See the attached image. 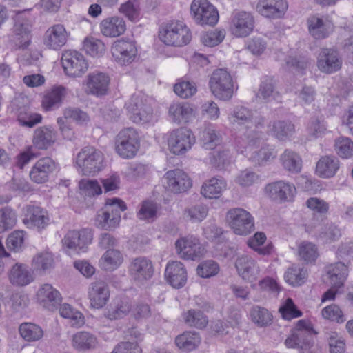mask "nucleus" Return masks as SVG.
Wrapping results in <instances>:
<instances>
[{
  "label": "nucleus",
  "mask_w": 353,
  "mask_h": 353,
  "mask_svg": "<svg viewBox=\"0 0 353 353\" xmlns=\"http://www.w3.org/2000/svg\"><path fill=\"white\" fill-rule=\"evenodd\" d=\"M208 207L203 203H197L186 208L183 211V218L192 223H201L208 214Z\"/></svg>",
  "instance_id": "3c124183"
},
{
  "label": "nucleus",
  "mask_w": 353,
  "mask_h": 353,
  "mask_svg": "<svg viewBox=\"0 0 353 353\" xmlns=\"http://www.w3.org/2000/svg\"><path fill=\"white\" fill-rule=\"evenodd\" d=\"M254 126V129L248 130L244 136L245 137L249 147L259 145L261 141L263 139V133L261 130L265 125V118L260 115H254L252 113V119L250 122Z\"/></svg>",
  "instance_id": "e433bc0d"
},
{
  "label": "nucleus",
  "mask_w": 353,
  "mask_h": 353,
  "mask_svg": "<svg viewBox=\"0 0 353 353\" xmlns=\"http://www.w3.org/2000/svg\"><path fill=\"white\" fill-rule=\"evenodd\" d=\"M307 132L309 136L314 139L324 136L327 130L323 119L319 117L311 118L307 125Z\"/></svg>",
  "instance_id": "338daca9"
},
{
  "label": "nucleus",
  "mask_w": 353,
  "mask_h": 353,
  "mask_svg": "<svg viewBox=\"0 0 353 353\" xmlns=\"http://www.w3.org/2000/svg\"><path fill=\"white\" fill-rule=\"evenodd\" d=\"M321 315L325 319H327L337 323H343L346 320L343 311L337 305L335 304L324 307L321 310Z\"/></svg>",
  "instance_id": "774afa93"
},
{
  "label": "nucleus",
  "mask_w": 353,
  "mask_h": 353,
  "mask_svg": "<svg viewBox=\"0 0 353 353\" xmlns=\"http://www.w3.org/2000/svg\"><path fill=\"white\" fill-rule=\"evenodd\" d=\"M9 279L12 284L26 285L33 281V276L28 266L16 263L10 270Z\"/></svg>",
  "instance_id": "ea45409f"
},
{
  "label": "nucleus",
  "mask_w": 353,
  "mask_h": 353,
  "mask_svg": "<svg viewBox=\"0 0 353 353\" xmlns=\"http://www.w3.org/2000/svg\"><path fill=\"white\" fill-rule=\"evenodd\" d=\"M123 259L122 254L117 250H108L102 256L100 264L105 270L112 271L116 270L122 263Z\"/></svg>",
  "instance_id": "8fccbe9b"
},
{
  "label": "nucleus",
  "mask_w": 353,
  "mask_h": 353,
  "mask_svg": "<svg viewBox=\"0 0 353 353\" xmlns=\"http://www.w3.org/2000/svg\"><path fill=\"white\" fill-rule=\"evenodd\" d=\"M97 344L94 335L88 332H79L73 336V347L80 351L94 349Z\"/></svg>",
  "instance_id": "a18cd8bd"
},
{
  "label": "nucleus",
  "mask_w": 353,
  "mask_h": 353,
  "mask_svg": "<svg viewBox=\"0 0 353 353\" xmlns=\"http://www.w3.org/2000/svg\"><path fill=\"white\" fill-rule=\"evenodd\" d=\"M190 11L196 23L201 26H214L219 18L216 8L208 0H193Z\"/></svg>",
  "instance_id": "0eeeda50"
},
{
  "label": "nucleus",
  "mask_w": 353,
  "mask_h": 353,
  "mask_svg": "<svg viewBox=\"0 0 353 353\" xmlns=\"http://www.w3.org/2000/svg\"><path fill=\"white\" fill-rule=\"evenodd\" d=\"M288 7L285 0H259L256 10L266 18L279 19L284 15Z\"/></svg>",
  "instance_id": "412c9836"
},
{
  "label": "nucleus",
  "mask_w": 353,
  "mask_h": 353,
  "mask_svg": "<svg viewBox=\"0 0 353 353\" xmlns=\"http://www.w3.org/2000/svg\"><path fill=\"white\" fill-rule=\"evenodd\" d=\"M183 319L188 326L200 330L205 328L208 323V316L199 310H188L183 314Z\"/></svg>",
  "instance_id": "c03bdc74"
},
{
  "label": "nucleus",
  "mask_w": 353,
  "mask_h": 353,
  "mask_svg": "<svg viewBox=\"0 0 353 353\" xmlns=\"http://www.w3.org/2000/svg\"><path fill=\"white\" fill-rule=\"evenodd\" d=\"M66 94L65 88L54 87L44 94L42 99V107L46 111H51L59 108Z\"/></svg>",
  "instance_id": "72a5a7b5"
},
{
  "label": "nucleus",
  "mask_w": 353,
  "mask_h": 353,
  "mask_svg": "<svg viewBox=\"0 0 353 353\" xmlns=\"http://www.w3.org/2000/svg\"><path fill=\"white\" fill-rule=\"evenodd\" d=\"M88 298L92 307H103L110 298V290L107 283L101 280L91 283L88 289Z\"/></svg>",
  "instance_id": "6ab92c4d"
},
{
  "label": "nucleus",
  "mask_w": 353,
  "mask_h": 353,
  "mask_svg": "<svg viewBox=\"0 0 353 353\" xmlns=\"http://www.w3.org/2000/svg\"><path fill=\"white\" fill-rule=\"evenodd\" d=\"M292 333L296 337V341L299 343L300 349H306L314 332L311 323L302 319L298 321Z\"/></svg>",
  "instance_id": "58836bf2"
},
{
  "label": "nucleus",
  "mask_w": 353,
  "mask_h": 353,
  "mask_svg": "<svg viewBox=\"0 0 353 353\" xmlns=\"http://www.w3.org/2000/svg\"><path fill=\"white\" fill-rule=\"evenodd\" d=\"M238 274L247 282H254L260 274V268L257 262L250 256L241 255L235 261Z\"/></svg>",
  "instance_id": "a211bd4d"
},
{
  "label": "nucleus",
  "mask_w": 353,
  "mask_h": 353,
  "mask_svg": "<svg viewBox=\"0 0 353 353\" xmlns=\"http://www.w3.org/2000/svg\"><path fill=\"white\" fill-rule=\"evenodd\" d=\"M265 240V234L263 232H257L248 240V245L260 255H270L273 252L274 245L272 243H269L263 246Z\"/></svg>",
  "instance_id": "79ce46f5"
},
{
  "label": "nucleus",
  "mask_w": 353,
  "mask_h": 353,
  "mask_svg": "<svg viewBox=\"0 0 353 353\" xmlns=\"http://www.w3.org/2000/svg\"><path fill=\"white\" fill-rule=\"evenodd\" d=\"M12 20L14 25L11 30V40L18 43L19 47L26 48L30 43L31 23L23 12L17 13Z\"/></svg>",
  "instance_id": "ddd939ff"
},
{
  "label": "nucleus",
  "mask_w": 353,
  "mask_h": 353,
  "mask_svg": "<svg viewBox=\"0 0 353 353\" xmlns=\"http://www.w3.org/2000/svg\"><path fill=\"white\" fill-rule=\"evenodd\" d=\"M202 147L206 150H213L221 143V136L213 127L205 128L199 134Z\"/></svg>",
  "instance_id": "49530a36"
},
{
  "label": "nucleus",
  "mask_w": 353,
  "mask_h": 353,
  "mask_svg": "<svg viewBox=\"0 0 353 353\" xmlns=\"http://www.w3.org/2000/svg\"><path fill=\"white\" fill-rule=\"evenodd\" d=\"M68 32L62 24H56L46 31L43 43L49 49L60 50L67 42Z\"/></svg>",
  "instance_id": "b1692460"
},
{
  "label": "nucleus",
  "mask_w": 353,
  "mask_h": 353,
  "mask_svg": "<svg viewBox=\"0 0 353 353\" xmlns=\"http://www.w3.org/2000/svg\"><path fill=\"white\" fill-rule=\"evenodd\" d=\"M21 337L28 342L40 340L43 336L41 327L34 323H23L19 328Z\"/></svg>",
  "instance_id": "5fc2aeb1"
},
{
  "label": "nucleus",
  "mask_w": 353,
  "mask_h": 353,
  "mask_svg": "<svg viewBox=\"0 0 353 353\" xmlns=\"http://www.w3.org/2000/svg\"><path fill=\"white\" fill-rule=\"evenodd\" d=\"M160 39L168 46H182L191 40L189 28L181 21L168 23L159 32Z\"/></svg>",
  "instance_id": "20e7f679"
},
{
  "label": "nucleus",
  "mask_w": 353,
  "mask_h": 353,
  "mask_svg": "<svg viewBox=\"0 0 353 353\" xmlns=\"http://www.w3.org/2000/svg\"><path fill=\"white\" fill-rule=\"evenodd\" d=\"M111 52L117 63L127 65L134 61L137 55V48L134 41L119 39L113 43Z\"/></svg>",
  "instance_id": "f8f14e48"
},
{
  "label": "nucleus",
  "mask_w": 353,
  "mask_h": 353,
  "mask_svg": "<svg viewBox=\"0 0 353 353\" xmlns=\"http://www.w3.org/2000/svg\"><path fill=\"white\" fill-rule=\"evenodd\" d=\"M57 133L51 126L37 128L32 136V147L38 150H46L57 141Z\"/></svg>",
  "instance_id": "a878e982"
},
{
  "label": "nucleus",
  "mask_w": 353,
  "mask_h": 353,
  "mask_svg": "<svg viewBox=\"0 0 353 353\" xmlns=\"http://www.w3.org/2000/svg\"><path fill=\"white\" fill-rule=\"evenodd\" d=\"M342 61L336 51L331 48H323L317 58V67L322 72L330 74L341 68Z\"/></svg>",
  "instance_id": "5701e85b"
},
{
  "label": "nucleus",
  "mask_w": 353,
  "mask_h": 353,
  "mask_svg": "<svg viewBox=\"0 0 353 353\" xmlns=\"http://www.w3.org/2000/svg\"><path fill=\"white\" fill-rule=\"evenodd\" d=\"M61 63L67 75L81 77L88 68L84 56L75 50H67L62 54Z\"/></svg>",
  "instance_id": "9d476101"
},
{
  "label": "nucleus",
  "mask_w": 353,
  "mask_h": 353,
  "mask_svg": "<svg viewBox=\"0 0 353 353\" xmlns=\"http://www.w3.org/2000/svg\"><path fill=\"white\" fill-rule=\"evenodd\" d=\"M265 191L272 199L280 203L292 201L296 193L293 183L283 180L268 184Z\"/></svg>",
  "instance_id": "f3484780"
},
{
  "label": "nucleus",
  "mask_w": 353,
  "mask_h": 353,
  "mask_svg": "<svg viewBox=\"0 0 353 353\" xmlns=\"http://www.w3.org/2000/svg\"><path fill=\"white\" fill-rule=\"evenodd\" d=\"M327 274L332 287L338 289L343 285L347 277V266L342 262L331 264L327 267Z\"/></svg>",
  "instance_id": "c9c22d12"
},
{
  "label": "nucleus",
  "mask_w": 353,
  "mask_h": 353,
  "mask_svg": "<svg viewBox=\"0 0 353 353\" xmlns=\"http://www.w3.org/2000/svg\"><path fill=\"white\" fill-rule=\"evenodd\" d=\"M126 337L133 342H122L118 344L112 353H141V349L137 342L143 339L142 334L136 328L132 327L128 330Z\"/></svg>",
  "instance_id": "2f4dec72"
},
{
  "label": "nucleus",
  "mask_w": 353,
  "mask_h": 353,
  "mask_svg": "<svg viewBox=\"0 0 353 353\" xmlns=\"http://www.w3.org/2000/svg\"><path fill=\"white\" fill-rule=\"evenodd\" d=\"M170 120L177 124L187 123L194 116V109L187 102H174L168 110Z\"/></svg>",
  "instance_id": "c756f323"
},
{
  "label": "nucleus",
  "mask_w": 353,
  "mask_h": 353,
  "mask_svg": "<svg viewBox=\"0 0 353 353\" xmlns=\"http://www.w3.org/2000/svg\"><path fill=\"white\" fill-rule=\"evenodd\" d=\"M127 209L125 203L121 199H108L103 210L98 212L96 221L99 228L106 230L116 228L121 221V212Z\"/></svg>",
  "instance_id": "f03ea898"
},
{
  "label": "nucleus",
  "mask_w": 353,
  "mask_h": 353,
  "mask_svg": "<svg viewBox=\"0 0 353 353\" xmlns=\"http://www.w3.org/2000/svg\"><path fill=\"white\" fill-rule=\"evenodd\" d=\"M139 145L138 134L132 128L123 129L116 137L115 150L123 159H128L135 157Z\"/></svg>",
  "instance_id": "39448f33"
},
{
  "label": "nucleus",
  "mask_w": 353,
  "mask_h": 353,
  "mask_svg": "<svg viewBox=\"0 0 353 353\" xmlns=\"http://www.w3.org/2000/svg\"><path fill=\"white\" fill-rule=\"evenodd\" d=\"M83 47L86 53L93 57L102 56L105 50V44L93 37L85 39Z\"/></svg>",
  "instance_id": "052dcab7"
},
{
  "label": "nucleus",
  "mask_w": 353,
  "mask_h": 353,
  "mask_svg": "<svg viewBox=\"0 0 353 353\" xmlns=\"http://www.w3.org/2000/svg\"><path fill=\"white\" fill-rule=\"evenodd\" d=\"M175 249L179 257L184 260H197L205 252L199 239L193 236H187L177 239L175 242Z\"/></svg>",
  "instance_id": "1a4fd4ad"
},
{
  "label": "nucleus",
  "mask_w": 353,
  "mask_h": 353,
  "mask_svg": "<svg viewBox=\"0 0 353 353\" xmlns=\"http://www.w3.org/2000/svg\"><path fill=\"white\" fill-rule=\"evenodd\" d=\"M209 85L214 97L222 101L230 100L235 90L234 82L231 74L222 68L215 70L212 72Z\"/></svg>",
  "instance_id": "7ed1b4c3"
},
{
  "label": "nucleus",
  "mask_w": 353,
  "mask_h": 353,
  "mask_svg": "<svg viewBox=\"0 0 353 353\" xmlns=\"http://www.w3.org/2000/svg\"><path fill=\"white\" fill-rule=\"evenodd\" d=\"M165 277L173 288H181L184 286L187 281V272L183 264L180 261L168 263L165 270Z\"/></svg>",
  "instance_id": "cd10ccee"
},
{
  "label": "nucleus",
  "mask_w": 353,
  "mask_h": 353,
  "mask_svg": "<svg viewBox=\"0 0 353 353\" xmlns=\"http://www.w3.org/2000/svg\"><path fill=\"white\" fill-rule=\"evenodd\" d=\"M276 152L272 146L265 145L260 150L252 152L249 159L256 165H264L276 157Z\"/></svg>",
  "instance_id": "864d4df0"
},
{
  "label": "nucleus",
  "mask_w": 353,
  "mask_h": 353,
  "mask_svg": "<svg viewBox=\"0 0 353 353\" xmlns=\"http://www.w3.org/2000/svg\"><path fill=\"white\" fill-rule=\"evenodd\" d=\"M334 149L340 157L348 159L353 155V142L348 137H339L335 141Z\"/></svg>",
  "instance_id": "e2e57ef3"
},
{
  "label": "nucleus",
  "mask_w": 353,
  "mask_h": 353,
  "mask_svg": "<svg viewBox=\"0 0 353 353\" xmlns=\"http://www.w3.org/2000/svg\"><path fill=\"white\" fill-rule=\"evenodd\" d=\"M93 239L91 229L83 228L79 231L70 230L67 232L62 240L64 247L77 253L87 250Z\"/></svg>",
  "instance_id": "9b49d317"
},
{
  "label": "nucleus",
  "mask_w": 353,
  "mask_h": 353,
  "mask_svg": "<svg viewBox=\"0 0 353 353\" xmlns=\"http://www.w3.org/2000/svg\"><path fill=\"white\" fill-rule=\"evenodd\" d=\"M54 258L49 252H42L37 254L32 262V266L34 271L39 274H44L50 271L54 266Z\"/></svg>",
  "instance_id": "de8ad7c7"
},
{
  "label": "nucleus",
  "mask_w": 353,
  "mask_h": 353,
  "mask_svg": "<svg viewBox=\"0 0 353 353\" xmlns=\"http://www.w3.org/2000/svg\"><path fill=\"white\" fill-rule=\"evenodd\" d=\"M201 342V337L196 332L186 331L177 336L175 343L177 347L184 351H192L198 347Z\"/></svg>",
  "instance_id": "a19ab883"
},
{
  "label": "nucleus",
  "mask_w": 353,
  "mask_h": 353,
  "mask_svg": "<svg viewBox=\"0 0 353 353\" xmlns=\"http://www.w3.org/2000/svg\"><path fill=\"white\" fill-rule=\"evenodd\" d=\"M254 27V18L246 11L234 10L232 14L230 29L236 37H245L252 33Z\"/></svg>",
  "instance_id": "4468645a"
},
{
  "label": "nucleus",
  "mask_w": 353,
  "mask_h": 353,
  "mask_svg": "<svg viewBox=\"0 0 353 353\" xmlns=\"http://www.w3.org/2000/svg\"><path fill=\"white\" fill-rule=\"evenodd\" d=\"M226 187V181L222 177H213L203 184L201 194L208 199H218Z\"/></svg>",
  "instance_id": "f704fd0d"
},
{
  "label": "nucleus",
  "mask_w": 353,
  "mask_h": 353,
  "mask_svg": "<svg viewBox=\"0 0 353 353\" xmlns=\"http://www.w3.org/2000/svg\"><path fill=\"white\" fill-rule=\"evenodd\" d=\"M340 168V162L333 155L321 157L316 163V172L319 176L324 179L333 177Z\"/></svg>",
  "instance_id": "7c9ffc66"
},
{
  "label": "nucleus",
  "mask_w": 353,
  "mask_h": 353,
  "mask_svg": "<svg viewBox=\"0 0 353 353\" xmlns=\"http://www.w3.org/2000/svg\"><path fill=\"white\" fill-rule=\"evenodd\" d=\"M174 91L179 97L188 99L196 94L197 86L193 81H180L174 85Z\"/></svg>",
  "instance_id": "0e129e2a"
},
{
  "label": "nucleus",
  "mask_w": 353,
  "mask_h": 353,
  "mask_svg": "<svg viewBox=\"0 0 353 353\" xmlns=\"http://www.w3.org/2000/svg\"><path fill=\"white\" fill-rule=\"evenodd\" d=\"M272 135L280 141H285L295 132L294 125L289 121H274L270 125Z\"/></svg>",
  "instance_id": "37998d69"
},
{
  "label": "nucleus",
  "mask_w": 353,
  "mask_h": 353,
  "mask_svg": "<svg viewBox=\"0 0 353 353\" xmlns=\"http://www.w3.org/2000/svg\"><path fill=\"white\" fill-rule=\"evenodd\" d=\"M154 273L152 261L144 256L133 259L128 267L131 279L138 283H143L150 279Z\"/></svg>",
  "instance_id": "2eb2a0df"
},
{
  "label": "nucleus",
  "mask_w": 353,
  "mask_h": 353,
  "mask_svg": "<svg viewBox=\"0 0 353 353\" xmlns=\"http://www.w3.org/2000/svg\"><path fill=\"white\" fill-rule=\"evenodd\" d=\"M306 276V271L294 265L289 268L285 274V281L292 286H299L304 283Z\"/></svg>",
  "instance_id": "4d7b16f0"
},
{
  "label": "nucleus",
  "mask_w": 353,
  "mask_h": 353,
  "mask_svg": "<svg viewBox=\"0 0 353 353\" xmlns=\"http://www.w3.org/2000/svg\"><path fill=\"white\" fill-rule=\"evenodd\" d=\"M131 310V305L127 300H120L110 305L104 312V316L109 320H117L125 316Z\"/></svg>",
  "instance_id": "09e8293b"
},
{
  "label": "nucleus",
  "mask_w": 353,
  "mask_h": 353,
  "mask_svg": "<svg viewBox=\"0 0 353 353\" xmlns=\"http://www.w3.org/2000/svg\"><path fill=\"white\" fill-rule=\"evenodd\" d=\"M159 210V205L153 201H145L143 202L138 212L140 219L146 220L148 222H153L157 217Z\"/></svg>",
  "instance_id": "bf43d9fd"
},
{
  "label": "nucleus",
  "mask_w": 353,
  "mask_h": 353,
  "mask_svg": "<svg viewBox=\"0 0 353 353\" xmlns=\"http://www.w3.org/2000/svg\"><path fill=\"white\" fill-rule=\"evenodd\" d=\"M125 29V21L117 16L104 19L100 23L101 32L105 37H118L124 33Z\"/></svg>",
  "instance_id": "473e14b6"
},
{
  "label": "nucleus",
  "mask_w": 353,
  "mask_h": 353,
  "mask_svg": "<svg viewBox=\"0 0 353 353\" xmlns=\"http://www.w3.org/2000/svg\"><path fill=\"white\" fill-rule=\"evenodd\" d=\"M252 321L259 327L269 325L272 322V314L265 308L255 305L250 310Z\"/></svg>",
  "instance_id": "6e6d98bb"
},
{
  "label": "nucleus",
  "mask_w": 353,
  "mask_h": 353,
  "mask_svg": "<svg viewBox=\"0 0 353 353\" xmlns=\"http://www.w3.org/2000/svg\"><path fill=\"white\" fill-rule=\"evenodd\" d=\"M165 179L166 188L174 193L185 192L192 186V181L188 175L179 169L167 172Z\"/></svg>",
  "instance_id": "4be33fe9"
},
{
  "label": "nucleus",
  "mask_w": 353,
  "mask_h": 353,
  "mask_svg": "<svg viewBox=\"0 0 353 353\" xmlns=\"http://www.w3.org/2000/svg\"><path fill=\"white\" fill-rule=\"evenodd\" d=\"M299 254L305 262H313L319 255L317 247L312 243L303 241L299 247Z\"/></svg>",
  "instance_id": "69168bd1"
},
{
  "label": "nucleus",
  "mask_w": 353,
  "mask_h": 353,
  "mask_svg": "<svg viewBox=\"0 0 353 353\" xmlns=\"http://www.w3.org/2000/svg\"><path fill=\"white\" fill-rule=\"evenodd\" d=\"M252 111L243 107H236L230 114L229 119L233 124L248 125L252 119Z\"/></svg>",
  "instance_id": "13d9d810"
},
{
  "label": "nucleus",
  "mask_w": 353,
  "mask_h": 353,
  "mask_svg": "<svg viewBox=\"0 0 353 353\" xmlns=\"http://www.w3.org/2000/svg\"><path fill=\"white\" fill-rule=\"evenodd\" d=\"M279 161L283 168L291 173H299L301 170L302 159L297 152L292 150H285L280 155Z\"/></svg>",
  "instance_id": "4c0bfd02"
},
{
  "label": "nucleus",
  "mask_w": 353,
  "mask_h": 353,
  "mask_svg": "<svg viewBox=\"0 0 353 353\" xmlns=\"http://www.w3.org/2000/svg\"><path fill=\"white\" fill-rule=\"evenodd\" d=\"M307 24L309 33L316 39H323L334 30V25L330 21L316 15L310 17Z\"/></svg>",
  "instance_id": "bb28decb"
},
{
  "label": "nucleus",
  "mask_w": 353,
  "mask_h": 353,
  "mask_svg": "<svg viewBox=\"0 0 353 353\" xmlns=\"http://www.w3.org/2000/svg\"><path fill=\"white\" fill-rule=\"evenodd\" d=\"M23 223L30 228L43 229L49 222L47 212L39 206L27 205L24 208Z\"/></svg>",
  "instance_id": "393cba45"
},
{
  "label": "nucleus",
  "mask_w": 353,
  "mask_h": 353,
  "mask_svg": "<svg viewBox=\"0 0 353 353\" xmlns=\"http://www.w3.org/2000/svg\"><path fill=\"white\" fill-rule=\"evenodd\" d=\"M57 169L58 164L52 158L42 157L32 166L29 176L33 182L38 184L44 183Z\"/></svg>",
  "instance_id": "dca6fc26"
},
{
  "label": "nucleus",
  "mask_w": 353,
  "mask_h": 353,
  "mask_svg": "<svg viewBox=\"0 0 353 353\" xmlns=\"http://www.w3.org/2000/svg\"><path fill=\"white\" fill-rule=\"evenodd\" d=\"M226 220L236 234L248 235L254 230V218L243 208H235L228 210Z\"/></svg>",
  "instance_id": "423d86ee"
},
{
  "label": "nucleus",
  "mask_w": 353,
  "mask_h": 353,
  "mask_svg": "<svg viewBox=\"0 0 353 353\" xmlns=\"http://www.w3.org/2000/svg\"><path fill=\"white\" fill-rule=\"evenodd\" d=\"M104 156L99 150L91 146L83 148L76 157L78 171L85 176L94 175L104 167Z\"/></svg>",
  "instance_id": "f257e3e1"
},
{
  "label": "nucleus",
  "mask_w": 353,
  "mask_h": 353,
  "mask_svg": "<svg viewBox=\"0 0 353 353\" xmlns=\"http://www.w3.org/2000/svg\"><path fill=\"white\" fill-rule=\"evenodd\" d=\"M279 97V93L276 90L272 79L265 78L261 81L256 94V99L268 102L276 99Z\"/></svg>",
  "instance_id": "603ef678"
},
{
  "label": "nucleus",
  "mask_w": 353,
  "mask_h": 353,
  "mask_svg": "<svg viewBox=\"0 0 353 353\" xmlns=\"http://www.w3.org/2000/svg\"><path fill=\"white\" fill-rule=\"evenodd\" d=\"M60 315L65 319H70L73 326L80 327L84 324L83 314L74 310L69 304H63L59 307Z\"/></svg>",
  "instance_id": "680f3d73"
},
{
  "label": "nucleus",
  "mask_w": 353,
  "mask_h": 353,
  "mask_svg": "<svg viewBox=\"0 0 353 353\" xmlns=\"http://www.w3.org/2000/svg\"><path fill=\"white\" fill-rule=\"evenodd\" d=\"M109 77L102 72L91 73L88 76L86 92L93 95L106 94L108 89Z\"/></svg>",
  "instance_id": "c85d7f7f"
},
{
  "label": "nucleus",
  "mask_w": 353,
  "mask_h": 353,
  "mask_svg": "<svg viewBox=\"0 0 353 353\" xmlns=\"http://www.w3.org/2000/svg\"><path fill=\"white\" fill-rule=\"evenodd\" d=\"M38 302L45 308L53 311L60 305L62 296L51 284L42 285L37 292Z\"/></svg>",
  "instance_id": "aec40b11"
},
{
  "label": "nucleus",
  "mask_w": 353,
  "mask_h": 353,
  "mask_svg": "<svg viewBox=\"0 0 353 353\" xmlns=\"http://www.w3.org/2000/svg\"><path fill=\"white\" fill-rule=\"evenodd\" d=\"M195 142V138L190 130L179 128L170 132L168 137V145L171 152L180 155L191 149Z\"/></svg>",
  "instance_id": "6e6552de"
}]
</instances>
